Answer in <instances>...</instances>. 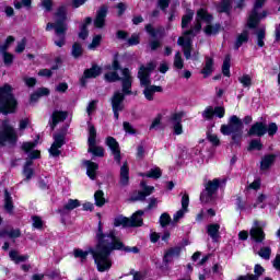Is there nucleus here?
Instances as JSON below:
<instances>
[{
	"instance_id": "c9c22d12",
	"label": "nucleus",
	"mask_w": 280,
	"mask_h": 280,
	"mask_svg": "<svg viewBox=\"0 0 280 280\" xmlns=\"http://www.w3.org/2000/svg\"><path fill=\"white\" fill-rule=\"evenodd\" d=\"M222 73L225 78H231V55H226L222 65Z\"/></svg>"
},
{
	"instance_id": "ddd939ff",
	"label": "nucleus",
	"mask_w": 280,
	"mask_h": 280,
	"mask_svg": "<svg viewBox=\"0 0 280 280\" xmlns=\"http://www.w3.org/2000/svg\"><path fill=\"white\" fill-rule=\"evenodd\" d=\"M106 16H108V5L103 4L96 11V16L94 19V27L102 30L106 25Z\"/></svg>"
},
{
	"instance_id": "c756f323",
	"label": "nucleus",
	"mask_w": 280,
	"mask_h": 280,
	"mask_svg": "<svg viewBox=\"0 0 280 280\" xmlns=\"http://www.w3.org/2000/svg\"><path fill=\"white\" fill-rule=\"evenodd\" d=\"M9 257L11 261H14V264H21L23 261H27L30 259L28 255H19V252L16 249H12L9 252Z\"/></svg>"
},
{
	"instance_id": "cd10ccee",
	"label": "nucleus",
	"mask_w": 280,
	"mask_h": 280,
	"mask_svg": "<svg viewBox=\"0 0 280 280\" xmlns=\"http://www.w3.org/2000/svg\"><path fill=\"white\" fill-rule=\"evenodd\" d=\"M213 65H214L213 58L206 57L205 67L201 69V73L203 78H209V75L213 73Z\"/></svg>"
},
{
	"instance_id": "f03ea898",
	"label": "nucleus",
	"mask_w": 280,
	"mask_h": 280,
	"mask_svg": "<svg viewBox=\"0 0 280 280\" xmlns=\"http://www.w3.org/2000/svg\"><path fill=\"white\" fill-rule=\"evenodd\" d=\"M253 122V116H245L243 120L237 115H232L228 124L221 125L220 132L223 137H231V145H242V139H244V124Z\"/></svg>"
},
{
	"instance_id": "423d86ee",
	"label": "nucleus",
	"mask_w": 280,
	"mask_h": 280,
	"mask_svg": "<svg viewBox=\"0 0 280 280\" xmlns=\"http://www.w3.org/2000/svg\"><path fill=\"white\" fill-rule=\"evenodd\" d=\"M279 132V126L277 122H269L266 125L264 121H256L247 131L248 137H264L268 133L270 137H275Z\"/></svg>"
},
{
	"instance_id": "6ab92c4d",
	"label": "nucleus",
	"mask_w": 280,
	"mask_h": 280,
	"mask_svg": "<svg viewBox=\"0 0 280 280\" xmlns=\"http://www.w3.org/2000/svg\"><path fill=\"white\" fill-rule=\"evenodd\" d=\"M81 205L82 203L78 199H69L62 208L57 210V213H59V215H67L68 211H73V209H78Z\"/></svg>"
},
{
	"instance_id": "412c9836",
	"label": "nucleus",
	"mask_w": 280,
	"mask_h": 280,
	"mask_svg": "<svg viewBox=\"0 0 280 280\" xmlns=\"http://www.w3.org/2000/svg\"><path fill=\"white\" fill-rule=\"evenodd\" d=\"M119 183L122 187L130 184V167L128 166V162H124L122 166L120 167Z\"/></svg>"
},
{
	"instance_id": "7c9ffc66",
	"label": "nucleus",
	"mask_w": 280,
	"mask_h": 280,
	"mask_svg": "<svg viewBox=\"0 0 280 280\" xmlns=\"http://www.w3.org/2000/svg\"><path fill=\"white\" fill-rule=\"evenodd\" d=\"M121 80V93L124 95H130L132 93V78H122Z\"/></svg>"
},
{
	"instance_id": "864d4df0",
	"label": "nucleus",
	"mask_w": 280,
	"mask_h": 280,
	"mask_svg": "<svg viewBox=\"0 0 280 280\" xmlns=\"http://www.w3.org/2000/svg\"><path fill=\"white\" fill-rule=\"evenodd\" d=\"M238 82L243 84L244 89H248L249 86H253V79L249 74H243L238 78Z\"/></svg>"
},
{
	"instance_id": "338daca9",
	"label": "nucleus",
	"mask_w": 280,
	"mask_h": 280,
	"mask_svg": "<svg viewBox=\"0 0 280 280\" xmlns=\"http://www.w3.org/2000/svg\"><path fill=\"white\" fill-rule=\"evenodd\" d=\"M102 45V35H95L92 39V43L90 44V49H95L96 47H100Z\"/></svg>"
},
{
	"instance_id": "6e6d98bb",
	"label": "nucleus",
	"mask_w": 280,
	"mask_h": 280,
	"mask_svg": "<svg viewBox=\"0 0 280 280\" xmlns=\"http://www.w3.org/2000/svg\"><path fill=\"white\" fill-rule=\"evenodd\" d=\"M140 187H142V192H144V196H152V194H154V186H148V184L145 182H141L140 183Z\"/></svg>"
},
{
	"instance_id": "5fc2aeb1",
	"label": "nucleus",
	"mask_w": 280,
	"mask_h": 280,
	"mask_svg": "<svg viewBox=\"0 0 280 280\" xmlns=\"http://www.w3.org/2000/svg\"><path fill=\"white\" fill-rule=\"evenodd\" d=\"M113 71H121V63L119 62V52L113 56V61L110 68Z\"/></svg>"
},
{
	"instance_id": "774afa93",
	"label": "nucleus",
	"mask_w": 280,
	"mask_h": 280,
	"mask_svg": "<svg viewBox=\"0 0 280 280\" xmlns=\"http://www.w3.org/2000/svg\"><path fill=\"white\" fill-rule=\"evenodd\" d=\"M213 110L215 117H219V119L224 118V115H226V109L223 106H215Z\"/></svg>"
},
{
	"instance_id": "a211bd4d",
	"label": "nucleus",
	"mask_w": 280,
	"mask_h": 280,
	"mask_svg": "<svg viewBox=\"0 0 280 280\" xmlns=\"http://www.w3.org/2000/svg\"><path fill=\"white\" fill-rule=\"evenodd\" d=\"M275 161H277V154L269 153L264 155L260 161V171L267 172V170H270L275 165Z\"/></svg>"
},
{
	"instance_id": "4468645a",
	"label": "nucleus",
	"mask_w": 280,
	"mask_h": 280,
	"mask_svg": "<svg viewBox=\"0 0 280 280\" xmlns=\"http://www.w3.org/2000/svg\"><path fill=\"white\" fill-rule=\"evenodd\" d=\"M145 211L137 210L130 218H128L129 229H139L143 226V215Z\"/></svg>"
},
{
	"instance_id": "f3484780",
	"label": "nucleus",
	"mask_w": 280,
	"mask_h": 280,
	"mask_svg": "<svg viewBox=\"0 0 280 280\" xmlns=\"http://www.w3.org/2000/svg\"><path fill=\"white\" fill-rule=\"evenodd\" d=\"M125 100H126V94L121 93L120 91L114 92V94L112 96V108L124 110Z\"/></svg>"
},
{
	"instance_id": "49530a36",
	"label": "nucleus",
	"mask_w": 280,
	"mask_h": 280,
	"mask_svg": "<svg viewBox=\"0 0 280 280\" xmlns=\"http://www.w3.org/2000/svg\"><path fill=\"white\" fill-rule=\"evenodd\" d=\"M174 68L175 69H184L185 68V61L183 60V56L180 55V51H177L174 57Z\"/></svg>"
},
{
	"instance_id": "a18cd8bd",
	"label": "nucleus",
	"mask_w": 280,
	"mask_h": 280,
	"mask_svg": "<svg viewBox=\"0 0 280 280\" xmlns=\"http://www.w3.org/2000/svg\"><path fill=\"white\" fill-rule=\"evenodd\" d=\"M201 116L206 121H212L213 117H215V112L213 106H207L206 109L202 112Z\"/></svg>"
},
{
	"instance_id": "b1692460",
	"label": "nucleus",
	"mask_w": 280,
	"mask_h": 280,
	"mask_svg": "<svg viewBox=\"0 0 280 280\" xmlns=\"http://www.w3.org/2000/svg\"><path fill=\"white\" fill-rule=\"evenodd\" d=\"M154 93H163V86L161 85H151L147 86L143 90V95L148 102L154 101Z\"/></svg>"
},
{
	"instance_id": "f257e3e1",
	"label": "nucleus",
	"mask_w": 280,
	"mask_h": 280,
	"mask_svg": "<svg viewBox=\"0 0 280 280\" xmlns=\"http://www.w3.org/2000/svg\"><path fill=\"white\" fill-rule=\"evenodd\" d=\"M202 21L208 24L203 28L206 36H215V34H220L222 25H220V23L212 25L211 23H213V14L209 13V11H207L205 8H200L195 18V25L189 30L184 31L183 36L178 37L177 39V45L183 48L186 60L191 59V51L194 49L192 38H196V36H198V34H200L202 31Z\"/></svg>"
},
{
	"instance_id": "a19ab883",
	"label": "nucleus",
	"mask_w": 280,
	"mask_h": 280,
	"mask_svg": "<svg viewBox=\"0 0 280 280\" xmlns=\"http://www.w3.org/2000/svg\"><path fill=\"white\" fill-rule=\"evenodd\" d=\"M94 200L96 207H104V205H106V198H104V190H96L94 194Z\"/></svg>"
},
{
	"instance_id": "c03bdc74",
	"label": "nucleus",
	"mask_w": 280,
	"mask_h": 280,
	"mask_svg": "<svg viewBox=\"0 0 280 280\" xmlns=\"http://www.w3.org/2000/svg\"><path fill=\"white\" fill-rule=\"evenodd\" d=\"M147 196L144 195L143 190H136L130 196L129 201L130 202H143L145 200Z\"/></svg>"
},
{
	"instance_id": "72a5a7b5",
	"label": "nucleus",
	"mask_w": 280,
	"mask_h": 280,
	"mask_svg": "<svg viewBox=\"0 0 280 280\" xmlns=\"http://www.w3.org/2000/svg\"><path fill=\"white\" fill-rule=\"evenodd\" d=\"M194 21V10L188 9L186 14L182 16V30H187L189 27V23Z\"/></svg>"
},
{
	"instance_id": "9b49d317",
	"label": "nucleus",
	"mask_w": 280,
	"mask_h": 280,
	"mask_svg": "<svg viewBox=\"0 0 280 280\" xmlns=\"http://www.w3.org/2000/svg\"><path fill=\"white\" fill-rule=\"evenodd\" d=\"M107 148L112 151L114 155V161L117 165H121V148L119 147V142L114 137L108 136L105 140Z\"/></svg>"
},
{
	"instance_id": "aec40b11",
	"label": "nucleus",
	"mask_w": 280,
	"mask_h": 280,
	"mask_svg": "<svg viewBox=\"0 0 280 280\" xmlns=\"http://www.w3.org/2000/svg\"><path fill=\"white\" fill-rule=\"evenodd\" d=\"M91 23H93V18L91 16H86L83 21V23L79 26V38L81 40H86V38H89V25H91Z\"/></svg>"
},
{
	"instance_id": "2eb2a0df",
	"label": "nucleus",
	"mask_w": 280,
	"mask_h": 280,
	"mask_svg": "<svg viewBox=\"0 0 280 280\" xmlns=\"http://www.w3.org/2000/svg\"><path fill=\"white\" fill-rule=\"evenodd\" d=\"M249 237L255 244H262L266 241V232L261 226H254L249 230Z\"/></svg>"
},
{
	"instance_id": "09e8293b",
	"label": "nucleus",
	"mask_w": 280,
	"mask_h": 280,
	"mask_svg": "<svg viewBox=\"0 0 280 280\" xmlns=\"http://www.w3.org/2000/svg\"><path fill=\"white\" fill-rule=\"evenodd\" d=\"M32 221H33V224H32L33 229H36L37 231H43V226L45 225L43 218H40L39 215H33Z\"/></svg>"
},
{
	"instance_id": "0e129e2a",
	"label": "nucleus",
	"mask_w": 280,
	"mask_h": 280,
	"mask_svg": "<svg viewBox=\"0 0 280 280\" xmlns=\"http://www.w3.org/2000/svg\"><path fill=\"white\" fill-rule=\"evenodd\" d=\"M129 47H135L141 43V38L137 34H132L130 38L127 39Z\"/></svg>"
},
{
	"instance_id": "8fccbe9b",
	"label": "nucleus",
	"mask_w": 280,
	"mask_h": 280,
	"mask_svg": "<svg viewBox=\"0 0 280 280\" xmlns=\"http://www.w3.org/2000/svg\"><path fill=\"white\" fill-rule=\"evenodd\" d=\"M249 152L253 151V150H258V151H261L264 150V144L261 143V140L260 139H253L250 142H249V145H248V149H247Z\"/></svg>"
},
{
	"instance_id": "de8ad7c7",
	"label": "nucleus",
	"mask_w": 280,
	"mask_h": 280,
	"mask_svg": "<svg viewBox=\"0 0 280 280\" xmlns=\"http://www.w3.org/2000/svg\"><path fill=\"white\" fill-rule=\"evenodd\" d=\"M171 223L172 217L170 215V213L163 212L160 217V226H162V229H165L166 226H170Z\"/></svg>"
},
{
	"instance_id": "3c124183",
	"label": "nucleus",
	"mask_w": 280,
	"mask_h": 280,
	"mask_svg": "<svg viewBox=\"0 0 280 280\" xmlns=\"http://www.w3.org/2000/svg\"><path fill=\"white\" fill-rule=\"evenodd\" d=\"M4 236L8 235L10 240H18V237H21V229H11V230H3Z\"/></svg>"
},
{
	"instance_id": "393cba45",
	"label": "nucleus",
	"mask_w": 280,
	"mask_h": 280,
	"mask_svg": "<svg viewBox=\"0 0 280 280\" xmlns=\"http://www.w3.org/2000/svg\"><path fill=\"white\" fill-rule=\"evenodd\" d=\"M54 142L52 145H57L59 148H62L67 143V129H61V132L55 133L52 136Z\"/></svg>"
},
{
	"instance_id": "bf43d9fd",
	"label": "nucleus",
	"mask_w": 280,
	"mask_h": 280,
	"mask_svg": "<svg viewBox=\"0 0 280 280\" xmlns=\"http://www.w3.org/2000/svg\"><path fill=\"white\" fill-rule=\"evenodd\" d=\"M61 147H58L56 144H51L50 149L48 150L50 156L54 159H58L62 154V151H60Z\"/></svg>"
},
{
	"instance_id": "c85d7f7f",
	"label": "nucleus",
	"mask_w": 280,
	"mask_h": 280,
	"mask_svg": "<svg viewBox=\"0 0 280 280\" xmlns=\"http://www.w3.org/2000/svg\"><path fill=\"white\" fill-rule=\"evenodd\" d=\"M4 210L9 213L14 211V201L12 200V195L8 189H4Z\"/></svg>"
},
{
	"instance_id": "4c0bfd02",
	"label": "nucleus",
	"mask_w": 280,
	"mask_h": 280,
	"mask_svg": "<svg viewBox=\"0 0 280 280\" xmlns=\"http://www.w3.org/2000/svg\"><path fill=\"white\" fill-rule=\"evenodd\" d=\"M142 176L158 180V178H161L163 176V172L161 171L160 167H155V168H151L149 172L142 174Z\"/></svg>"
},
{
	"instance_id": "603ef678",
	"label": "nucleus",
	"mask_w": 280,
	"mask_h": 280,
	"mask_svg": "<svg viewBox=\"0 0 280 280\" xmlns=\"http://www.w3.org/2000/svg\"><path fill=\"white\" fill-rule=\"evenodd\" d=\"M73 255L75 259H81V261H86V258L89 257V252L88 250L84 252L80 248H74Z\"/></svg>"
},
{
	"instance_id": "f8f14e48",
	"label": "nucleus",
	"mask_w": 280,
	"mask_h": 280,
	"mask_svg": "<svg viewBox=\"0 0 280 280\" xmlns=\"http://www.w3.org/2000/svg\"><path fill=\"white\" fill-rule=\"evenodd\" d=\"M266 16H268V12L262 11V13H259L258 10L253 9L247 20V27L249 30H257L259 23H261V20Z\"/></svg>"
},
{
	"instance_id": "4be33fe9",
	"label": "nucleus",
	"mask_w": 280,
	"mask_h": 280,
	"mask_svg": "<svg viewBox=\"0 0 280 280\" xmlns=\"http://www.w3.org/2000/svg\"><path fill=\"white\" fill-rule=\"evenodd\" d=\"M180 253H183V246H175V247H170L163 256V264L167 266L170 264V257H180Z\"/></svg>"
},
{
	"instance_id": "6e6552de",
	"label": "nucleus",
	"mask_w": 280,
	"mask_h": 280,
	"mask_svg": "<svg viewBox=\"0 0 280 280\" xmlns=\"http://www.w3.org/2000/svg\"><path fill=\"white\" fill-rule=\"evenodd\" d=\"M88 130H89V138H88V152L93 154V156H98L103 159L104 156V147H97V129L95 125L91 121H88Z\"/></svg>"
},
{
	"instance_id": "1a4fd4ad",
	"label": "nucleus",
	"mask_w": 280,
	"mask_h": 280,
	"mask_svg": "<svg viewBox=\"0 0 280 280\" xmlns=\"http://www.w3.org/2000/svg\"><path fill=\"white\" fill-rule=\"evenodd\" d=\"M220 189V179L214 178L206 184V188L200 194V201L202 205L213 202V195Z\"/></svg>"
},
{
	"instance_id": "ea45409f",
	"label": "nucleus",
	"mask_w": 280,
	"mask_h": 280,
	"mask_svg": "<svg viewBox=\"0 0 280 280\" xmlns=\"http://www.w3.org/2000/svg\"><path fill=\"white\" fill-rule=\"evenodd\" d=\"M72 57L78 59L84 54V49L82 48V44L74 42L72 45Z\"/></svg>"
},
{
	"instance_id": "052dcab7",
	"label": "nucleus",
	"mask_w": 280,
	"mask_h": 280,
	"mask_svg": "<svg viewBox=\"0 0 280 280\" xmlns=\"http://www.w3.org/2000/svg\"><path fill=\"white\" fill-rule=\"evenodd\" d=\"M207 139L214 148H218L220 145V138H218V135H213L211 132H207Z\"/></svg>"
},
{
	"instance_id": "69168bd1",
	"label": "nucleus",
	"mask_w": 280,
	"mask_h": 280,
	"mask_svg": "<svg viewBox=\"0 0 280 280\" xmlns=\"http://www.w3.org/2000/svg\"><path fill=\"white\" fill-rule=\"evenodd\" d=\"M163 119V115L158 114L156 117L153 119L152 124L149 127V130H156L161 126V120Z\"/></svg>"
},
{
	"instance_id": "bb28decb",
	"label": "nucleus",
	"mask_w": 280,
	"mask_h": 280,
	"mask_svg": "<svg viewBox=\"0 0 280 280\" xmlns=\"http://www.w3.org/2000/svg\"><path fill=\"white\" fill-rule=\"evenodd\" d=\"M208 235L213 240V242H218L220 240V224L212 223L208 225L207 229Z\"/></svg>"
},
{
	"instance_id": "7ed1b4c3",
	"label": "nucleus",
	"mask_w": 280,
	"mask_h": 280,
	"mask_svg": "<svg viewBox=\"0 0 280 280\" xmlns=\"http://www.w3.org/2000/svg\"><path fill=\"white\" fill-rule=\"evenodd\" d=\"M19 110V101L14 96L12 85L5 83L0 86V115H14Z\"/></svg>"
},
{
	"instance_id": "a878e982",
	"label": "nucleus",
	"mask_w": 280,
	"mask_h": 280,
	"mask_svg": "<svg viewBox=\"0 0 280 280\" xmlns=\"http://www.w3.org/2000/svg\"><path fill=\"white\" fill-rule=\"evenodd\" d=\"M48 25H51L54 27L55 34L57 36H65V34H67V23L62 21H56V23L49 22Z\"/></svg>"
},
{
	"instance_id": "680f3d73",
	"label": "nucleus",
	"mask_w": 280,
	"mask_h": 280,
	"mask_svg": "<svg viewBox=\"0 0 280 280\" xmlns=\"http://www.w3.org/2000/svg\"><path fill=\"white\" fill-rule=\"evenodd\" d=\"M56 14L58 16L57 21H62V22L67 21V8L59 7Z\"/></svg>"
},
{
	"instance_id": "dca6fc26",
	"label": "nucleus",
	"mask_w": 280,
	"mask_h": 280,
	"mask_svg": "<svg viewBox=\"0 0 280 280\" xmlns=\"http://www.w3.org/2000/svg\"><path fill=\"white\" fill-rule=\"evenodd\" d=\"M83 165L86 166V176H89L91 180H95L97 178V170H100V164L91 160H84Z\"/></svg>"
},
{
	"instance_id": "473e14b6",
	"label": "nucleus",
	"mask_w": 280,
	"mask_h": 280,
	"mask_svg": "<svg viewBox=\"0 0 280 280\" xmlns=\"http://www.w3.org/2000/svg\"><path fill=\"white\" fill-rule=\"evenodd\" d=\"M233 0H221L220 5L218 7V12L221 14H231V9Z\"/></svg>"
},
{
	"instance_id": "e433bc0d",
	"label": "nucleus",
	"mask_w": 280,
	"mask_h": 280,
	"mask_svg": "<svg viewBox=\"0 0 280 280\" xmlns=\"http://www.w3.org/2000/svg\"><path fill=\"white\" fill-rule=\"evenodd\" d=\"M145 32L151 35L152 38H156V36H162L164 30L161 27L154 28L152 24H147L144 27Z\"/></svg>"
},
{
	"instance_id": "9d476101",
	"label": "nucleus",
	"mask_w": 280,
	"mask_h": 280,
	"mask_svg": "<svg viewBox=\"0 0 280 280\" xmlns=\"http://www.w3.org/2000/svg\"><path fill=\"white\" fill-rule=\"evenodd\" d=\"M100 75H102V67H100L97 63H94L91 68H88L83 71V75L79 80L80 85L85 89L89 82L88 80L100 78Z\"/></svg>"
},
{
	"instance_id": "37998d69",
	"label": "nucleus",
	"mask_w": 280,
	"mask_h": 280,
	"mask_svg": "<svg viewBox=\"0 0 280 280\" xmlns=\"http://www.w3.org/2000/svg\"><path fill=\"white\" fill-rule=\"evenodd\" d=\"M114 226L119 228L122 226L124 229H130L128 223V218L124 215H119L114 219Z\"/></svg>"
},
{
	"instance_id": "e2e57ef3",
	"label": "nucleus",
	"mask_w": 280,
	"mask_h": 280,
	"mask_svg": "<svg viewBox=\"0 0 280 280\" xmlns=\"http://www.w3.org/2000/svg\"><path fill=\"white\" fill-rule=\"evenodd\" d=\"M122 128L127 135H137V129L129 121H124Z\"/></svg>"
},
{
	"instance_id": "39448f33",
	"label": "nucleus",
	"mask_w": 280,
	"mask_h": 280,
	"mask_svg": "<svg viewBox=\"0 0 280 280\" xmlns=\"http://www.w3.org/2000/svg\"><path fill=\"white\" fill-rule=\"evenodd\" d=\"M90 253L98 272H108V270L113 268L110 254L102 247V244L96 243V248H91Z\"/></svg>"
},
{
	"instance_id": "f704fd0d",
	"label": "nucleus",
	"mask_w": 280,
	"mask_h": 280,
	"mask_svg": "<svg viewBox=\"0 0 280 280\" xmlns=\"http://www.w3.org/2000/svg\"><path fill=\"white\" fill-rule=\"evenodd\" d=\"M67 117H69V112L65 110L55 109L51 114V119L58 121V124H60V121H66Z\"/></svg>"
},
{
	"instance_id": "0eeeda50",
	"label": "nucleus",
	"mask_w": 280,
	"mask_h": 280,
	"mask_svg": "<svg viewBox=\"0 0 280 280\" xmlns=\"http://www.w3.org/2000/svg\"><path fill=\"white\" fill-rule=\"evenodd\" d=\"M19 136L16 130L12 127L8 120H3L0 127V148H5V143H9L12 148L16 145Z\"/></svg>"
},
{
	"instance_id": "79ce46f5",
	"label": "nucleus",
	"mask_w": 280,
	"mask_h": 280,
	"mask_svg": "<svg viewBox=\"0 0 280 280\" xmlns=\"http://www.w3.org/2000/svg\"><path fill=\"white\" fill-rule=\"evenodd\" d=\"M104 80L107 81L109 84H113V82H119V80H121V77H119V73L114 70L112 72L105 73Z\"/></svg>"
},
{
	"instance_id": "20e7f679",
	"label": "nucleus",
	"mask_w": 280,
	"mask_h": 280,
	"mask_svg": "<svg viewBox=\"0 0 280 280\" xmlns=\"http://www.w3.org/2000/svg\"><path fill=\"white\" fill-rule=\"evenodd\" d=\"M95 240L97 244H101V246L109 254H112L113 250H124L126 253L127 246L126 244H124V242H121L120 237L116 238L113 242L106 240V234L104 233V223H102V221H98V225L95 231Z\"/></svg>"
},
{
	"instance_id": "4d7b16f0",
	"label": "nucleus",
	"mask_w": 280,
	"mask_h": 280,
	"mask_svg": "<svg viewBox=\"0 0 280 280\" xmlns=\"http://www.w3.org/2000/svg\"><path fill=\"white\" fill-rule=\"evenodd\" d=\"M36 148V142H23L21 145L22 152H25V154H30L32 150Z\"/></svg>"
},
{
	"instance_id": "13d9d810",
	"label": "nucleus",
	"mask_w": 280,
	"mask_h": 280,
	"mask_svg": "<svg viewBox=\"0 0 280 280\" xmlns=\"http://www.w3.org/2000/svg\"><path fill=\"white\" fill-rule=\"evenodd\" d=\"M258 255L262 259H270V256L272 255V249L270 247H261L258 252Z\"/></svg>"
},
{
	"instance_id": "2f4dec72",
	"label": "nucleus",
	"mask_w": 280,
	"mask_h": 280,
	"mask_svg": "<svg viewBox=\"0 0 280 280\" xmlns=\"http://www.w3.org/2000/svg\"><path fill=\"white\" fill-rule=\"evenodd\" d=\"M248 31L244 30L237 37H236V42L234 44V49L237 51V49H240V47H242V45H244L245 43H248Z\"/></svg>"
},
{
	"instance_id": "5701e85b",
	"label": "nucleus",
	"mask_w": 280,
	"mask_h": 280,
	"mask_svg": "<svg viewBox=\"0 0 280 280\" xmlns=\"http://www.w3.org/2000/svg\"><path fill=\"white\" fill-rule=\"evenodd\" d=\"M154 69H156V63H154V61L148 62L147 66H140L138 70V78H150Z\"/></svg>"
},
{
	"instance_id": "58836bf2",
	"label": "nucleus",
	"mask_w": 280,
	"mask_h": 280,
	"mask_svg": "<svg viewBox=\"0 0 280 280\" xmlns=\"http://www.w3.org/2000/svg\"><path fill=\"white\" fill-rule=\"evenodd\" d=\"M256 38H257V46L258 47H265L266 43V28H259L256 31Z\"/></svg>"
}]
</instances>
